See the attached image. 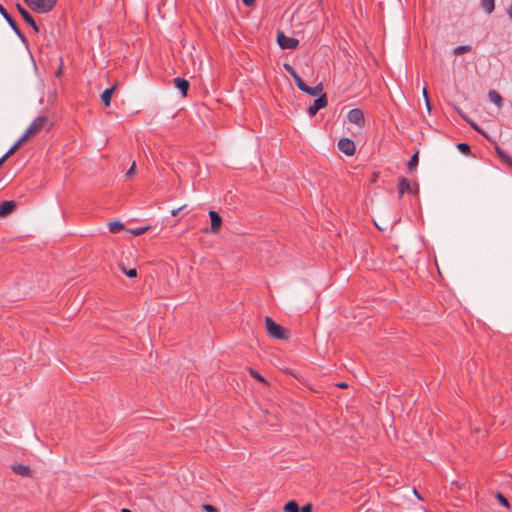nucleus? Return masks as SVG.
<instances>
[{
  "mask_svg": "<svg viewBox=\"0 0 512 512\" xmlns=\"http://www.w3.org/2000/svg\"><path fill=\"white\" fill-rule=\"evenodd\" d=\"M242 2L249 7L255 3V0H242Z\"/></svg>",
  "mask_w": 512,
  "mask_h": 512,
  "instance_id": "e433bc0d",
  "label": "nucleus"
},
{
  "mask_svg": "<svg viewBox=\"0 0 512 512\" xmlns=\"http://www.w3.org/2000/svg\"><path fill=\"white\" fill-rule=\"evenodd\" d=\"M12 471L23 477H31L32 471L29 466L23 464H14L11 467Z\"/></svg>",
  "mask_w": 512,
  "mask_h": 512,
  "instance_id": "9b49d317",
  "label": "nucleus"
},
{
  "mask_svg": "<svg viewBox=\"0 0 512 512\" xmlns=\"http://www.w3.org/2000/svg\"><path fill=\"white\" fill-rule=\"evenodd\" d=\"M284 510L286 512H298L299 510V505L296 501L294 500H291L289 502H287L284 506Z\"/></svg>",
  "mask_w": 512,
  "mask_h": 512,
  "instance_id": "412c9836",
  "label": "nucleus"
},
{
  "mask_svg": "<svg viewBox=\"0 0 512 512\" xmlns=\"http://www.w3.org/2000/svg\"><path fill=\"white\" fill-rule=\"evenodd\" d=\"M203 509L206 511V512H218V509L213 506V505H210V504H204L203 505Z\"/></svg>",
  "mask_w": 512,
  "mask_h": 512,
  "instance_id": "473e14b6",
  "label": "nucleus"
},
{
  "mask_svg": "<svg viewBox=\"0 0 512 512\" xmlns=\"http://www.w3.org/2000/svg\"><path fill=\"white\" fill-rule=\"evenodd\" d=\"M336 386L339 387V388H347L348 384L345 383V382H341V383H337Z\"/></svg>",
  "mask_w": 512,
  "mask_h": 512,
  "instance_id": "58836bf2",
  "label": "nucleus"
},
{
  "mask_svg": "<svg viewBox=\"0 0 512 512\" xmlns=\"http://www.w3.org/2000/svg\"><path fill=\"white\" fill-rule=\"evenodd\" d=\"M114 90H115V87H110V88L105 89L101 94V100L106 107L110 106L111 97L113 95Z\"/></svg>",
  "mask_w": 512,
  "mask_h": 512,
  "instance_id": "dca6fc26",
  "label": "nucleus"
},
{
  "mask_svg": "<svg viewBox=\"0 0 512 512\" xmlns=\"http://www.w3.org/2000/svg\"><path fill=\"white\" fill-rule=\"evenodd\" d=\"M277 43L282 49H295L297 48L299 41L296 38L286 36L282 31H278Z\"/></svg>",
  "mask_w": 512,
  "mask_h": 512,
  "instance_id": "20e7f679",
  "label": "nucleus"
},
{
  "mask_svg": "<svg viewBox=\"0 0 512 512\" xmlns=\"http://www.w3.org/2000/svg\"><path fill=\"white\" fill-rule=\"evenodd\" d=\"M16 207L14 201H3L0 204V217H5L10 214Z\"/></svg>",
  "mask_w": 512,
  "mask_h": 512,
  "instance_id": "f8f14e48",
  "label": "nucleus"
},
{
  "mask_svg": "<svg viewBox=\"0 0 512 512\" xmlns=\"http://www.w3.org/2000/svg\"><path fill=\"white\" fill-rule=\"evenodd\" d=\"M323 91V86L321 83L316 85L315 87H310L307 85V88L304 89V93L310 95V96H320Z\"/></svg>",
  "mask_w": 512,
  "mask_h": 512,
  "instance_id": "f3484780",
  "label": "nucleus"
},
{
  "mask_svg": "<svg viewBox=\"0 0 512 512\" xmlns=\"http://www.w3.org/2000/svg\"><path fill=\"white\" fill-rule=\"evenodd\" d=\"M338 149L345 155L352 156L355 153L356 146L353 140L342 138L338 141Z\"/></svg>",
  "mask_w": 512,
  "mask_h": 512,
  "instance_id": "0eeeda50",
  "label": "nucleus"
},
{
  "mask_svg": "<svg viewBox=\"0 0 512 512\" xmlns=\"http://www.w3.org/2000/svg\"><path fill=\"white\" fill-rule=\"evenodd\" d=\"M284 68L291 75L292 78L295 75H297V72L295 71V69L290 64H287V63L284 64Z\"/></svg>",
  "mask_w": 512,
  "mask_h": 512,
  "instance_id": "2f4dec72",
  "label": "nucleus"
},
{
  "mask_svg": "<svg viewBox=\"0 0 512 512\" xmlns=\"http://www.w3.org/2000/svg\"><path fill=\"white\" fill-rule=\"evenodd\" d=\"M124 228L123 224L119 221L109 223V231L111 233H118Z\"/></svg>",
  "mask_w": 512,
  "mask_h": 512,
  "instance_id": "4be33fe9",
  "label": "nucleus"
},
{
  "mask_svg": "<svg viewBox=\"0 0 512 512\" xmlns=\"http://www.w3.org/2000/svg\"><path fill=\"white\" fill-rule=\"evenodd\" d=\"M423 96H424V98L426 100V105H427L428 109H430V104H429V100H428V93H427V89L426 88L423 89Z\"/></svg>",
  "mask_w": 512,
  "mask_h": 512,
  "instance_id": "c9c22d12",
  "label": "nucleus"
},
{
  "mask_svg": "<svg viewBox=\"0 0 512 512\" xmlns=\"http://www.w3.org/2000/svg\"><path fill=\"white\" fill-rule=\"evenodd\" d=\"M25 4L36 13L45 14L54 9L57 0H24Z\"/></svg>",
  "mask_w": 512,
  "mask_h": 512,
  "instance_id": "f03ea898",
  "label": "nucleus"
},
{
  "mask_svg": "<svg viewBox=\"0 0 512 512\" xmlns=\"http://www.w3.org/2000/svg\"><path fill=\"white\" fill-rule=\"evenodd\" d=\"M496 153L503 163L512 168V158L506 152H504L501 148L497 147Z\"/></svg>",
  "mask_w": 512,
  "mask_h": 512,
  "instance_id": "a211bd4d",
  "label": "nucleus"
},
{
  "mask_svg": "<svg viewBox=\"0 0 512 512\" xmlns=\"http://www.w3.org/2000/svg\"><path fill=\"white\" fill-rule=\"evenodd\" d=\"M0 14L5 18V20L8 22L10 27L13 29V31L21 38V40L24 41V35L20 31L18 25L13 20V18L10 16V14L7 12V10L4 8V6L0 3Z\"/></svg>",
  "mask_w": 512,
  "mask_h": 512,
  "instance_id": "1a4fd4ad",
  "label": "nucleus"
},
{
  "mask_svg": "<svg viewBox=\"0 0 512 512\" xmlns=\"http://www.w3.org/2000/svg\"><path fill=\"white\" fill-rule=\"evenodd\" d=\"M249 374L256 380L264 383V384H267V381L264 377H262L258 371H256L255 369L253 368H249Z\"/></svg>",
  "mask_w": 512,
  "mask_h": 512,
  "instance_id": "bb28decb",
  "label": "nucleus"
},
{
  "mask_svg": "<svg viewBox=\"0 0 512 512\" xmlns=\"http://www.w3.org/2000/svg\"><path fill=\"white\" fill-rule=\"evenodd\" d=\"M322 0H318L319 3H321Z\"/></svg>",
  "mask_w": 512,
  "mask_h": 512,
  "instance_id": "c03bdc74",
  "label": "nucleus"
},
{
  "mask_svg": "<svg viewBox=\"0 0 512 512\" xmlns=\"http://www.w3.org/2000/svg\"><path fill=\"white\" fill-rule=\"evenodd\" d=\"M507 13H508L510 19L512 20V4L508 7Z\"/></svg>",
  "mask_w": 512,
  "mask_h": 512,
  "instance_id": "ea45409f",
  "label": "nucleus"
},
{
  "mask_svg": "<svg viewBox=\"0 0 512 512\" xmlns=\"http://www.w3.org/2000/svg\"><path fill=\"white\" fill-rule=\"evenodd\" d=\"M26 140H22V137L2 156L5 160H7L11 155H13L16 150L24 143Z\"/></svg>",
  "mask_w": 512,
  "mask_h": 512,
  "instance_id": "aec40b11",
  "label": "nucleus"
},
{
  "mask_svg": "<svg viewBox=\"0 0 512 512\" xmlns=\"http://www.w3.org/2000/svg\"><path fill=\"white\" fill-rule=\"evenodd\" d=\"M414 493H415V496H417L418 498H420V496L418 495L417 491L414 490Z\"/></svg>",
  "mask_w": 512,
  "mask_h": 512,
  "instance_id": "37998d69",
  "label": "nucleus"
},
{
  "mask_svg": "<svg viewBox=\"0 0 512 512\" xmlns=\"http://www.w3.org/2000/svg\"><path fill=\"white\" fill-rule=\"evenodd\" d=\"M328 104L326 94H321L316 100H314L313 104H311L307 110V113L310 117H314L317 112L326 107Z\"/></svg>",
  "mask_w": 512,
  "mask_h": 512,
  "instance_id": "423d86ee",
  "label": "nucleus"
},
{
  "mask_svg": "<svg viewBox=\"0 0 512 512\" xmlns=\"http://www.w3.org/2000/svg\"><path fill=\"white\" fill-rule=\"evenodd\" d=\"M418 161V153L413 154L410 160L408 161V168L410 170L414 169L418 165Z\"/></svg>",
  "mask_w": 512,
  "mask_h": 512,
  "instance_id": "c85d7f7f",
  "label": "nucleus"
},
{
  "mask_svg": "<svg viewBox=\"0 0 512 512\" xmlns=\"http://www.w3.org/2000/svg\"><path fill=\"white\" fill-rule=\"evenodd\" d=\"M293 80H294L297 88L299 90H301L302 92L304 91L305 88H307L306 83L303 81V79L298 74L293 77Z\"/></svg>",
  "mask_w": 512,
  "mask_h": 512,
  "instance_id": "393cba45",
  "label": "nucleus"
},
{
  "mask_svg": "<svg viewBox=\"0 0 512 512\" xmlns=\"http://www.w3.org/2000/svg\"><path fill=\"white\" fill-rule=\"evenodd\" d=\"M265 328L267 334L274 339H288V332L281 325L276 323L271 317H265Z\"/></svg>",
  "mask_w": 512,
  "mask_h": 512,
  "instance_id": "f257e3e1",
  "label": "nucleus"
},
{
  "mask_svg": "<svg viewBox=\"0 0 512 512\" xmlns=\"http://www.w3.org/2000/svg\"><path fill=\"white\" fill-rule=\"evenodd\" d=\"M48 123L46 116L37 117L27 128L22 135V140H27L29 137L39 134Z\"/></svg>",
  "mask_w": 512,
  "mask_h": 512,
  "instance_id": "7ed1b4c3",
  "label": "nucleus"
},
{
  "mask_svg": "<svg viewBox=\"0 0 512 512\" xmlns=\"http://www.w3.org/2000/svg\"><path fill=\"white\" fill-rule=\"evenodd\" d=\"M182 209H183V207H180V208H178V209H174V210H172L171 214H172L173 216H177V215H178V213L180 212V210H182Z\"/></svg>",
  "mask_w": 512,
  "mask_h": 512,
  "instance_id": "4c0bfd02",
  "label": "nucleus"
},
{
  "mask_svg": "<svg viewBox=\"0 0 512 512\" xmlns=\"http://www.w3.org/2000/svg\"><path fill=\"white\" fill-rule=\"evenodd\" d=\"M347 119L350 123H353L360 128L364 127L365 125V117L361 109H351L347 114Z\"/></svg>",
  "mask_w": 512,
  "mask_h": 512,
  "instance_id": "39448f33",
  "label": "nucleus"
},
{
  "mask_svg": "<svg viewBox=\"0 0 512 512\" xmlns=\"http://www.w3.org/2000/svg\"><path fill=\"white\" fill-rule=\"evenodd\" d=\"M489 100L494 103L498 108L503 106V98L502 96L495 90H490L488 92Z\"/></svg>",
  "mask_w": 512,
  "mask_h": 512,
  "instance_id": "4468645a",
  "label": "nucleus"
},
{
  "mask_svg": "<svg viewBox=\"0 0 512 512\" xmlns=\"http://www.w3.org/2000/svg\"><path fill=\"white\" fill-rule=\"evenodd\" d=\"M209 216H210V220H211L210 232L213 233V234H217L220 231V229H221L222 218L214 210H211L209 212Z\"/></svg>",
  "mask_w": 512,
  "mask_h": 512,
  "instance_id": "9d476101",
  "label": "nucleus"
},
{
  "mask_svg": "<svg viewBox=\"0 0 512 512\" xmlns=\"http://www.w3.org/2000/svg\"><path fill=\"white\" fill-rule=\"evenodd\" d=\"M399 195L402 196L404 193H413L409 181L406 178H401L398 184Z\"/></svg>",
  "mask_w": 512,
  "mask_h": 512,
  "instance_id": "2eb2a0df",
  "label": "nucleus"
},
{
  "mask_svg": "<svg viewBox=\"0 0 512 512\" xmlns=\"http://www.w3.org/2000/svg\"><path fill=\"white\" fill-rule=\"evenodd\" d=\"M471 50H472V47L470 45L457 46L454 48V54L462 55L464 53L470 52Z\"/></svg>",
  "mask_w": 512,
  "mask_h": 512,
  "instance_id": "5701e85b",
  "label": "nucleus"
},
{
  "mask_svg": "<svg viewBox=\"0 0 512 512\" xmlns=\"http://www.w3.org/2000/svg\"><path fill=\"white\" fill-rule=\"evenodd\" d=\"M457 148L462 154L469 155L471 153L470 146L467 143H458Z\"/></svg>",
  "mask_w": 512,
  "mask_h": 512,
  "instance_id": "cd10ccee",
  "label": "nucleus"
},
{
  "mask_svg": "<svg viewBox=\"0 0 512 512\" xmlns=\"http://www.w3.org/2000/svg\"><path fill=\"white\" fill-rule=\"evenodd\" d=\"M150 229L149 226H145V227H138V228H133V229H129L128 231L134 235V236H141L143 235L145 232H147L148 230Z\"/></svg>",
  "mask_w": 512,
  "mask_h": 512,
  "instance_id": "b1692460",
  "label": "nucleus"
},
{
  "mask_svg": "<svg viewBox=\"0 0 512 512\" xmlns=\"http://www.w3.org/2000/svg\"><path fill=\"white\" fill-rule=\"evenodd\" d=\"M293 80H294L297 88L299 90H301L302 92L304 91L305 88H307L306 83L303 81V79L298 74L293 77Z\"/></svg>",
  "mask_w": 512,
  "mask_h": 512,
  "instance_id": "a878e982",
  "label": "nucleus"
},
{
  "mask_svg": "<svg viewBox=\"0 0 512 512\" xmlns=\"http://www.w3.org/2000/svg\"><path fill=\"white\" fill-rule=\"evenodd\" d=\"M480 4L487 14H491L495 9V0H481Z\"/></svg>",
  "mask_w": 512,
  "mask_h": 512,
  "instance_id": "6ab92c4d",
  "label": "nucleus"
},
{
  "mask_svg": "<svg viewBox=\"0 0 512 512\" xmlns=\"http://www.w3.org/2000/svg\"><path fill=\"white\" fill-rule=\"evenodd\" d=\"M121 512H132V511H131V510H129V509H127V508H123V509L121 510Z\"/></svg>",
  "mask_w": 512,
  "mask_h": 512,
  "instance_id": "79ce46f5",
  "label": "nucleus"
},
{
  "mask_svg": "<svg viewBox=\"0 0 512 512\" xmlns=\"http://www.w3.org/2000/svg\"><path fill=\"white\" fill-rule=\"evenodd\" d=\"M497 499H498V501H499L502 505H504V506H505V507H507V508L509 507V502H508V500L504 497V495H503V494H501V493H497Z\"/></svg>",
  "mask_w": 512,
  "mask_h": 512,
  "instance_id": "7c9ffc66",
  "label": "nucleus"
},
{
  "mask_svg": "<svg viewBox=\"0 0 512 512\" xmlns=\"http://www.w3.org/2000/svg\"><path fill=\"white\" fill-rule=\"evenodd\" d=\"M122 270L130 278H134L137 276V270L134 268H132V269L122 268Z\"/></svg>",
  "mask_w": 512,
  "mask_h": 512,
  "instance_id": "c756f323",
  "label": "nucleus"
},
{
  "mask_svg": "<svg viewBox=\"0 0 512 512\" xmlns=\"http://www.w3.org/2000/svg\"><path fill=\"white\" fill-rule=\"evenodd\" d=\"M311 510H312V505L306 504L301 509L299 508L298 512H311Z\"/></svg>",
  "mask_w": 512,
  "mask_h": 512,
  "instance_id": "72a5a7b5",
  "label": "nucleus"
},
{
  "mask_svg": "<svg viewBox=\"0 0 512 512\" xmlns=\"http://www.w3.org/2000/svg\"><path fill=\"white\" fill-rule=\"evenodd\" d=\"M174 84L175 87L181 91L183 96L187 95L190 84L186 79L177 77L174 79Z\"/></svg>",
  "mask_w": 512,
  "mask_h": 512,
  "instance_id": "ddd939ff",
  "label": "nucleus"
},
{
  "mask_svg": "<svg viewBox=\"0 0 512 512\" xmlns=\"http://www.w3.org/2000/svg\"><path fill=\"white\" fill-rule=\"evenodd\" d=\"M17 7V10L18 12L20 13V15L22 16L23 20L29 25L32 27V29L36 32V33H39L40 32V29H39V26L37 25V23L35 22L34 18L31 16V14L21 5V4H17L16 5Z\"/></svg>",
  "mask_w": 512,
  "mask_h": 512,
  "instance_id": "6e6552de",
  "label": "nucleus"
},
{
  "mask_svg": "<svg viewBox=\"0 0 512 512\" xmlns=\"http://www.w3.org/2000/svg\"><path fill=\"white\" fill-rule=\"evenodd\" d=\"M135 173V162L131 165L130 169L127 171V177H131Z\"/></svg>",
  "mask_w": 512,
  "mask_h": 512,
  "instance_id": "f704fd0d",
  "label": "nucleus"
},
{
  "mask_svg": "<svg viewBox=\"0 0 512 512\" xmlns=\"http://www.w3.org/2000/svg\"><path fill=\"white\" fill-rule=\"evenodd\" d=\"M5 161H6V160H5L3 157H1V158H0V167L3 165V163H4Z\"/></svg>",
  "mask_w": 512,
  "mask_h": 512,
  "instance_id": "a19ab883",
  "label": "nucleus"
}]
</instances>
